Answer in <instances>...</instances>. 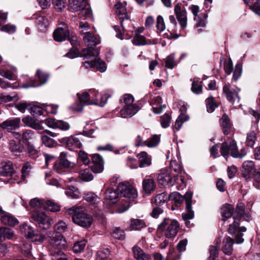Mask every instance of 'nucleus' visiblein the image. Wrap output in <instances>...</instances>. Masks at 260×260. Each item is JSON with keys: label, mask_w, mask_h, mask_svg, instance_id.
Returning a JSON list of instances; mask_svg holds the SVG:
<instances>
[{"label": "nucleus", "mask_w": 260, "mask_h": 260, "mask_svg": "<svg viewBox=\"0 0 260 260\" xmlns=\"http://www.w3.org/2000/svg\"><path fill=\"white\" fill-rule=\"evenodd\" d=\"M203 90V82L198 80L193 81L191 90L195 94H199L201 93Z\"/></svg>", "instance_id": "obj_37"}, {"label": "nucleus", "mask_w": 260, "mask_h": 260, "mask_svg": "<svg viewBox=\"0 0 260 260\" xmlns=\"http://www.w3.org/2000/svg\"><path fill=\"white\" fill-rule=\"evenodd\" d=\"M63 168H68L73 166L72 162L66 158V154L64 152H61L59 156L58 162Z\"/></svg>", "instance_id": "obj_48"}, {"label": "nucleus", "mask_w": 260, "mask_h": 260, "mask_svg": "<svg viewBox=\"0 0 260 260\" xmlns=\"http://www.w3.org/2000/svg\"><path fill=\"white\" fill-rule=\"evenodd\" d=\"M41 140L43 144L48 147H53L56 146L57 144L56 141L46 135H42L41 136Z\"/></svg>", "instance_id": "obj_35"}, {"label": "nucleus", "mask_w": 260, "mask_h": 260, "mask_svg": "<svg viewBox=\"0 0 260 260\" xmlns=\"http://www.w3.org/2000/svg\"><path fill=\"white\" fill-rule=\"evenodd\" d=\"M168 200L174 201L177 204H181L184 200L183 196H182L178 192L174 191L170 193L168 196Z\"/></svg>", "instance_id": "obj_43"}, {"label": "nucleus", "mask_w": 260, "mask_h": 260, "mask_svg": "<svg viewBox=\"0 0 260 260\" xmlns=\"http://www.w3.org/2000/svg\"><path fill=\"white\" fill-rule=\"evenodd\" d=\"M234 212V206L231 204H225L221 208L222 220L224 221L231 218Z\"/></svg>", "instance_id": "obj_24"}, {"label": "nucleus", "mask_w": 260, "mask_h": 260, "mask_svg": "<svg viewBox=\"0 0 260 260\" xmlns=\"http://www.w3.org/2000/svg\"><path fill=\"white\" fill-rule=\"evenodd\" d=\"M17 172L11 161L5 162L0 167V180L6 183H15Z\"/></svg>", "instance_id": "obj_6"}, {"label": "nucleus", "mask_w": 260, "mask_h": 260, "mask_svg": "<svg viewBox=\"0 0 260 260\" xmlns=\"http://www.w3.org/2000/svg\"><path fill=\"white\" fill-rule=\"evenodd\" d=\"M78 136L77 135H74L63 138L60 139V142L71 150L75 148H80L82 147V143Z\"/></svg>", "instance_id": "obj_14"}, {"label": "nucleus", "mask_w": 260, "mask_h": 260, "mask_svg": "<svg viewBox=\"0 0 260 260\" xmlns=\"http://www.w3.org/2000/svg\"><path fill=\"white\" fill-rule=\"evenodd\" d=\"M242 175L246 180L251 178L252 175L255 172L254 162L251 160H247L243 162L242 165Z\"/></svg>", "instance_id": "obj_18"}, {"label": "nucleus", "mask_w": 260, "mask_h": 260, "mask_svg": "<svg viewBox=\"0 0 260 260\" xmlns=\"http://www.w3.org/2000/svg\"><path fill=\"white\" fill-rule=\"evenodd\" d=\"M244 205L242 203L238 204L236 209L235 214L233 215V217H238L239 219L244 217L245 216V215H244ZM246 216L248 217L247 215H246Z\"/></svg>", "instance_id": "obj_47"}, {"label": "nucleus", "mask_w": 260, "mask_h": 260, "mask_svg": "<svg viewBox=\"0 0 260 260\" xmlns=\"http://www.w3.org/2000/svg\"><path fill=\"white\" fill-rule=\"evenodd\" d=\"M219 246L218 243L216 246H211L209 248L210 256L208 260H215L218 254Z\"/></svg>", "instance_id": "obj_54"}, {"label": "nucleus", "mask_w": 260, "mask_h": 260, "mask_svg": "<svg viewBox=\"0 0 260 260\" xmlns=\"http://www.w3.org/2000/svg\"><path fill=\"white\" fill-rule=\"evenodd\" d=\"M133 43L137 46L144 45L146 44L145 38L139 35V31L134 36L132 40Z\"/></svg>", "instance_id": "obj_50"}, {"label": "nucleus", "mask_w": 260, "mask_h": 260, "mask_svg": "<svg viewBox=\"0 0 260 260\" xmlns=\"http://www.w3.org/2000/svg\"><path fill=\"white\" fill-rule=\"evenodd\" d=\"M86 244V241L83 240L76 242L73 247V251L75 253H79L82 252L85 248Z\"/></svg>", "instance_id": "obj_51"}, {"label": "nucleus", "mask_w": 260, "mask_h": 260, "mask_svg": "<svg viewBox=\"0 0 260 260\" xmlns=\"http://www.w3.org/2000/svg\"><path fill=\"white\" fill-rule=\"evenodd\" d=\"M168 199L166 192H164L157 194L152 200L156 205H160L164 204Z\"/></svg>", "instance_id": "obj_40"}, {"label": "nucleus", "mask_w": 260, "mask_h": 260, "mask_svg": "<svg viewBox=\"0 0 260 260\" xmlns=\"http://www.w3.org/2000/svg\"><path fill=\"white\" fill-rule=\"evenodd\" d=\"M186 212L182 214V217L183 219L185 221V223L187 224V220L191 219L194 217V212L191 210V206L188 207L186 206Z\"/></svg>", "instance_id": "obj_55"}, {"label": "nucleus", "mask_w": 260, "mask_h": 260, "mask_svg": "<svg viewBox=\"0 0 260 260\" xmlns=\"http://www.w3.org/2000/svg\"><path fill=\"white\" fill-rule=\"evenodd\" d=\"M36 75L40 83L37 85L34 84L32 86H38L46 83L49 78V75L47 73L43 72L40 70H38Z\"/></svg>", "instance_id": "obj_36"}, {"label": "nucleus", "mask_w": 260, "mask_h": 260, "mask_svg": "<svg viewBox=\"0 0 260 260\" xmlns=\"http://www.w3.org/2000/svg\"><path fill=\"white\" fill-rule=\"evenodd\" d=\"M54 9L58 12H61L64 10L66 5V0H52Z\"/></svg>", "instance_id": "obj_41"}, {"label": "nucleus", "mask_w": 260, "mask_h": 260, "mask_svg": "<svg viewBox=\"0 0 260 260\" xmlns=\"http://www.w3.org/2000/svg\"><path fill=\"white\" fill-rule=\"evenodd\" d=\"M179 228V224L176 220L166 218L159 224L158 230L164 231L166 237L171 238L177 235Z\"/></svg>", "instance_id": "obj_5"}, {"label": "nucleus", "mask_w": 260, "mask_h": 260, "mask_svg": "<svg viewBox=\"0 0 260 260\" xmlns=\"http://www.w3.org/2000/svg\"><path fill=\"white\" fill-rule=\"evenodd\" d=\"M115 7L116 8V13L120 21L121 26L123 31H126L127 30L126 25L131 23L126 10L121 3L116 5Z\"/></svg>", "instance_id": "obj_11"}, {"label": "nucleus", "mask_w": 260, "mask_h": 260, "mask_svg": "<svg viewBox=\"0 0 260 260\" xmlns=\"http://www.w3.org/2000/svg\"><path fill=\"white\" fill-rule=\"evenodd\" d=\"M84 199L87 202H92L93 203L99 202V198L93 192H89L84 193Z\"/></svg>", "instance_id": "obj_58"}, {"label": "nucleus", "mask_w": 260, "mask_h": 260, "mask_svg": "<svg viewBox=\"0 0 260 260\" xmlns=\"http://www.w3.org/2000/svg\"><path fill=\"white\" fill-rule=\"evenodd\" d=\"M234 221L233 223L229 225L228 232L230 234H235L239 226V221L240 219L238 217H233Z\"/></svg>", "instance_id": "obj_45"}, {"label": "nucleus", "mask_w": 260, "mask_h": 260, "mask_svg": "<svg viewBox=\"0 0 260 260\" xmlns=\"http://www.w3.org/2000/svg\"><path fill=\"white\" fill-rule=\"evenodd\" d=\"M246 231V229L244 226H242L239 228L235 236V239L237 244H241L243 242L244 239L243 238V234L242 232H244Z\"/></svg>", "instance_id": "obj_60"}, {"label": "nucleus", "mask_w": 260, "mask_h": 260, "mask_svg": "<svg viewBox=\"0 0 260 260\" xmlns=\"http://www.w3.org/2000/svg\"><path fill=\"white\" fill-rule=\"evenodd\" d=\"M176 65L174 55L171 54L166 58L165 66L166 68L172 69Z\"/></svg>", "instance_id": "obj_61"}, {"label": "nucleus", "mask_w": 260, "mask_h": 260, "mask_svg": "<svg viewBox=\"0 0 260 260\" xmlns=\"http://www.w3.org/2000/svg\"><path fill=\"white\" fill-rule=\"evenodd\" d=\"M45 202V201L44 200H42L38 198H34L30 200L29 204L30 206L32 208L44 209Z\"/></svg>", "instance_id": "obj_52"}, {"label": "nucleus", "mask_w": 260, "mask_h": 260, "mask_svg": "<svg viewBox=\"0 0 260 260\" xmlns=\"http://www.w3.org/2000/svg\"><path fill=\"white\" fill-rule=\"evenodd\" d=\"M22 122L27 126L37 130H42L43 127L40 124L38 120L35 119L30 116H26L22 118Z\"/></svg>", "instance_id": "obj_23"}, {"label": "nucleus", "mask_w": 260, "mask_h": 260, "mask_svg": "<svg viewBox=\"0 0 260 260\" xmlns=\"http://www.w3.org/2000/svg\"><path fill=\"white\" fill-rule=\"evenodd\" d=\"M87 2L84 0H72L69 3L70 11H79L86 6Z\"/></svg>", "instance_id": "obj_25"}, {"label": "nucleus", "mask_w": 260, "mask_h": 260, "mask_svg": "<svg viewBox=\"0 0 260 260\" xmlns=\"http://www.w3.org/2000/svg\"><path fill=\"white\" fill-rule=\"evenodd\" d=\"M118 197H120V195L118 191V186L115 189L113 187H108L105 192V199L111 201L112 203H116Z\"/></svg>", "instance_id": "obj_20"}, {"label": "nucleus", "mask_w": 260, "mask_h": 260, "mask_svg": "<svg viewBox=\"0 0 260 260\" xmlns=\"http://www.w3.org/2000/svg\"><path fill=\"white\" fill-rule=\"evenodd\" d=\"M78 159L81 161L84 165H88L90 162V159L87 153L82 150H80L78 153Z\"/></svg>", "instance_id": "obj_63"}, {"label": "nucleus", "mask_w": 260, "mask_h": 260, "mask_svg": "<svg viewBox=\"0 0 260 260\" xmlns=\"http://www.w3.org/2000/svg\"><path fill=\"white\" fill-rule=\"evenodd\" d=\"M143 188L146 193H150L155 189V183L153 178L145 179L143 181Z\"/></svg>", "instance_id": "obj_29"}, {"label": "nucleus", "mask_w": 260, "mask_h": 260, "mask_svg": "<svg viewBox=\"0 0 260 260\" xmlns=\"http://www.w3.org/2000/svg\"><path fill=\"white\" fill-rule=\"evenodd\" d=\"M231 154L235 158H242L247 154L245 148H242L240 151H238L236 142L235 140L230 142Z\"/></svg>", "instance_id": "obj_21"}, {"label": "nucleus", "mask_w": 260, "mask_h": 260, "mask_svg": "<svg viewBox=\"0 0 260 260\" xmlns=\"http://www.w3.org/2000/svg\"><path fill=\"white\" fill-rule=\"evenodd\" d=\"M1 219L3 223L10 226H14L18 223L17 219L9 213H5L2 215Z\"/></svg>", "instance_id": "obj_28"}, {"label": "nucleus", "mask_w": 260, "mask_h": 260, "mask_svg": "<svg viewBox=\"0 0 260 260\" xmlns=\"http://www.w3.org/2000/svg\"><path fill=\"white\" fill-rule=\"evenodd\" d=\"M171 117L169 114L165 113L160 117V122L163 128H167L169 126L171 123Z\"/></svg>", "instance_id": "obj_53"}, {"label": "nucleus", "mask_w": 260, "mask_h": 260, "mask_svg": "<svg viewBox=\"0 0 260 260\" xmlns=\"http://www.w3.org/2000/svg\"><path fill=\"white\" fill-rule=\"evenodd\" d=\"M80 32L83 36L84 43L88 47V48L82 50L81 52L82 56L86 59L98 56L100 53V50L98 48H94V47L100 44L99 38L89 31L83 32V30H81Z\"/></svg>", "instance_id": "obj_3"}, {"label": "nucleus", "mask_w": 260, "mask_h": 260, "mask_svg": "<svg viewBox=\"0 0 260 260\" xmlns=\"http://www.w3.org/2000/svg\"><path fill=\"white\" fill-rule=\"evenodd\" d=\"M223 247L222 251L227 255L231 254L233 251V239L229 237H226L223 240Z\"/></svg>", "instance_id": "obj_30"}, {"label": "nucleus", "mask_w": 260, "mask_h": 260, "mask_svg": "<svg viewBox=\"0 0 260 260\" xmlns=\"http://www.w3.org/2000/svg\"><path fill=\"white\" fill-rule=\"evenodd\" d=\"M67 247L66 240L60 239L57 241L52 240L48 244V250L52 260H67L66 255L62 251Z\"/></svg>", "instance_id": "obj_4"}, {"label": "nucleus", "mask_w": 260, "mask_h": 260, "mask_svg": "<svg viewBox=\"0 0 260 260\" xmlns=\"http://www.w3.org/2000/svg\"><path fill=\"white\" fill-rule=\"evenodd\" d=\"M20 232L26 239L37 244L42 243L45 238V237L37 230L33 229L25 223L20 226Z\"/></svg>", "instance_id": "obj_7"}, {"label": "nucleus", "mask_w": 260, "mask_h": 260, "mask_svg": "<svg viewBox=\"0 0 260 260\" xmlns=\"http://www.w3.org/2000/svg\"><path fill=\"white\" fill-rule=\"evenodd\" d=\"M170 168L172 171H174L175 173L177 174V175L176 176H177V178L178 177V174L181 173L183 171L182 167L175 160L171 161Z\"/></svg>", "instance_id": "obj_59"}, {"label": "nucleus", "mask_w": 260, "mask_h": 260, "mask_svg": "<svg viewBox=\"0 0 260 260\" xmlns=\"http://www.w3.org/2000/svg\"><path fill=\"white\" fill-rule=\"evenodd\" d=\"M66 213L72 215V220L75 224L84 228L91 226L93 218L88 214L83 206H73L66 211Z\"/></svg>", "instance_id": "obj_2"}, {"label": "nucleus", "mask_w": 260, "mask_h": 260, "mask_svg": "<svg viewBox=\"0 0 260 260\" xmlns=\"http://www.w3.org/2000/svg\"><path fill=\"white\" fill-rule=\"evenodd\" d=\"M222 90L223 94H225L229 102L233 104L235 103H239L240 98L238 94V92L240 91V89H235L228 83L223 85Z\"/></svg>", "instance_id": "obj_13"}, {"label": "nucleus", "mask_w": 260, "mask_h": 260, "mask_svg": "<svg viewBox=\"0 0 260 260\" xmlns=\"http://www.w3.org/2000/svg\"><path fill=\"white\" fill-rule=\"evenodd\" d=\"M129 208V203L128 201L122 200L119 207L117 208V212L119 213H123L126 211Z\"/></svg>", "instance_id": "obj_64"}, {"label": "nucleus", "mask_w": 260, "mask_h": 260, "mask_svg": "<svg viewBox=\"0 0 260 260\" xmlns=\"http://www.w3.org/2000/svg\"><path fill=\"white\" fill-rule=\"evenodd\" d=\"M34 132L32 131L26 130L22 134L21 140L25 144H28L29 141L34 139Z\"/></svg>", "instance_id": "obj_44"}, {"label": "nucleus", "mask_w": 260, "mask_h": 260, "mask_svg": "<svg viewBox=\"0 0 260 260\" xmlns=\"http://www.w3.org/2000/svg\"><path fill=\"white\" fill-rule=\"evenodd\" d=\"M206 105L207 110L209 113L213 112L216 108L218 107V105L214 101L213 97L211 96L206 100Z\"/></svg>", "instance_id": "obj_38"}, {"label": "nucleus", "mask_w": 260, "mask_h": 260, "mask_svg": "<svg viewBox=\"0 0 260 260\" xmlns=\"http://www.w3.org/2000/svg\"><path fill=\"white\" fill-rule=\"evenodd\" d=\"M67 225L66 223L60 221L58 222L54 226V231L53 232H48L46 233L47 237L50 238L49 244L51 243L52 240L57 241L59 239L66 240L61 234V233L64 232L67 229Z\"/></svg>", "instance_id": "obj_10"}, {"label": "nucleus", "mask_w": 260, "mask_h": 260, "mask_svg": "<svg viewBox=\"0 0 260 260\" xmlns=\"http://www.w3.org/2000/svg\"><path fill=\"white\" fill-rule=\"evenodd\" d=\"M157 179L159 184L173 186L176 182L177 176L171 175L168 170L164 169L160 170L158 175Z\"/></svg>", "instance_id": "obj_12"}, {"label": "nucleus", "mask_w": 260, "mask_h": 260, "mask_svg": "<svg viewBox=\"0 0 260 260\" xmlns=\"http://www.w3.org/2000/svg\"><path fill=\"white\" fill-rule=\"evenodd\" d=\"M231 152L230 143L229 144L227 142H224L221 144L220 152L221 154L226 159H228L229 152Z\"/></svg>", "instance_id": "obj_42"}, {"label": "nucleus", "mask_w": 260, "mask_h": 260, "mask_svg": "<svg viewBox=\"0 0 260 260\" xmlns=\"http://www.w3.org/2000/svg\"><path fill=\"white\" fill-rule=\"evenodd\" d=\"M256 140V134L253 132L252 131L248 134H247L246 141V145L248 147H252L254 144H255V141Z\"/></svg>", "instance_id": "obj_56"}, {"label": "nucleus", "mask_w": 260, "mask_h": 260, "mask_svg": "<svg viewBox=\"0 0 260 260\" xmlns=\"http://www.w3.org/2000/svg\"><path fill=\"white\" fill-rule=\"evenodd\" d=\"M140 168L147 167L151 164V158L145 151H142L137 155Z\"/></svg>", "instance_id": "obj_22"}, {"label": "nucleus", "mask_w": 260, "mask_h": 260, "mask_svg": "<svg viewBox=\"0 0 260 260\" xmlns=\"http://www.w3.org/2000/svg\"><path fill=\"white\" fill-rule=\"evenodd\" d=\"M118 191L120 192V197L128 198L130 201H133L138 196L136 188L126 183H119L118 185Z\"/></svg>", "instance_id": "obj_9"}, {"label": "nucleus", "mask_w": 260, "mask_h": 260, "mask_svg": "<svg viewBox=\"0 0 260 260\" xmlns=\"http://www.w3.org/2000/svg\"><path fill=\"white\" fill-rule=\"evenodd\" d=\"M80 178L84 181H90L93 179L89 168L81 170L79 173Z\"/></svg>", "instance_id": "obj_34"}, {"label": "nucleus", "mask_w": 260, "mask_h": 260, "mask_svg": "<svg viewBox=\"0 0 260 260\" xmlns=\"http://www.w3.org/2000/svg\"><path fill=\"white\" fill-rule=\"evenodd\" d=\"M48 20L43 16H40L38 17L36 23L39 29L44 30L48 25Z\"/></svg>", "instance_id": "obj_49"}, {"label": "nucleus", "mask_w": 260, "mask_h": 260, "mask_svg": "<svg viewBox=\"0 0 260 260\" xmlns=\"http://www.w3.org/2000/svg\"><path fill=\"white\" fill-rule=\"evenodd\" d=\"M220 125L224 134H229L230 132L232 124L229 117L226 114H224L222 116L220 119Z\"/></svg>", "instance_id": "obj_26"}, {"label": "nucleus", "mask_w": 260, "mask_h": 260, "mask_svg": "<svg viewBox=\"0 0 260 260\" xmlns=\"http://www.w3.org/2000/svg\"><path fill=\"white\" fill-rule=\"evenodd\" d=\"M133 252L136 260H150L149 255L145 253L139 247L134 246L133 248Z\"/></svg>", "instance_id": "obj_27"}, {"label": "nucleus", "mask_w": 260, "mask_h": 260, "mask_svg": "<svg viewBox=\"0 0 260 260\" xmlns=\"http://www.w3.org/2000/svg\"><path fill=\"white\" fill-rule=\"evenodd\" d=\"M69 31L65 23L62 24V26L56 28L53 33V38L55 41L62 42L64 41L69 37Z\"/></svg>", "instance_id": "obj_16"}, {"label": "nucleus", "mask_w": 260, "mask_h": 260, "mask_svg": "<svg viewBox=\"0 0 260 260\" xmlns=\"http://www.w3.org/2000/svg\"><path fill=\"white\" fill-rule=\"evenodd\" d=\"M137 105L124 106L120 111V116L123 118L131 117L139 110Z\"/></svg>", "instance_id": "obj_19"}, {"label": "nucleus", "mask_w": 260, "mask_h": 260, "mask_svg": "<svg viewBox=\"0 0 260 260\" xmlns=\"http://www.w3.org/2000/svg\"><path fill=\"white\" fill-rule=\"evenodd\" d=\"M100 72H104L107 69V66L105 61L100 59H95V67Z\"/></svg>", "instance_id": "obj_62"}, {"label": "nucleus", "mask_w": 260, "mask_h": 260, "mask_svg": "<svg viewBox=\"0 0 260 260\" xmlns=\"http://www.w3.org/2000/svg\"><path fill=\"white\" fill-rule=\"evenodd\" d=\"M147 146L149 148L154 147L158 145L160 142V136L154 135L146 140Z\"/></svg>", "instance_id": "obj_39"}, {"label": "nucleus", "mask_w": 260, "mask_h": 260, "mask_svg": "<svg viewBox=\"0 0 260 260\" xmlns=\"http://www.w3.org/2000/svg\"><path fill=\"white\" fill-rule=\"evenodd\" d=\"M44 209L54 212L60 210V206L52 200H47L45 202Z\"/></svg>", "instance_id": "obj_33"}, {"label": "nucleus", "mask_w": 260, "mask_h": 260, "mask_svg": "<svg viewBox=\"0 0 260 260\" xmlns=\"http://www.w3.org/2000/svg\"><path fill=\"white\" fill-rule=\"evenodd\" d=\"M31 217L42 230H47L53 222L52 219L44 212H35L32 214Z\"/></svg>", "instance_id": "obj_8"}, {"label": "nucleus", "mask_w": 260, "mask_h": 260, "mask_svg": "<svg viewBox=\"0 0 260 260\" xmlns=\"http://www.w3.org/2000/svg\"><path fill=\"white\" fill-rule=\"evenodd\" d=\"M146 226L145 222L140 219H132L129 222L130 230H140Z\"/></svg>", "instance_id": "obj_31"}, {"label": "nucleus", "mask_w": 260, "mask_h": 260, "mask_svg": "<svg viewBox=\"0 0 260 260\" xmlns=\"http://www.w3.org/2000/svg\"><path fill=\"white\" fill-rule=\"evenodd\" d=\"M174 11L181 27L185 28L187 26V16L185 10L182 9L179 4H177L175 7Z\"/></svg>", "instance_id": "obj_17"}, {"label": "nucleus", "mask_w": 260, "mask_h": 260, "mask_svg": "<svg viewBox=\"0 0 260 260\" xmlns=\"http://www.w3.org/2000/svg\"><path fill=\"white\" fill-rule=\"evenodd\" d=\"M112 236L115 239L123 240L125 239L124 232L119 228H114L112 230Z\"/></svg>", "instance_id": "obj_46"}, {"label": "nucleus", "mask_w": 260, "mask_h": 260, "mask_svg": "<svg viewBox=\"0 0 260 260\" xmlns=\"http://www.w3.org/2000/svg\"><path fill=\"white\" fill-rule=\"evenodd\" d=\"M20 122L21 119L19 117L11 118L0 123V127L3 129L10 132L20 127Z\"/></svg>", "instance_id": "obj_15"}, {"label": "nucleus", "mask_w": 260, "mask_h": 260, "mask_svg": "<svg viewBox=\"0 0 260 260\" xmlns=\"http://www.w3.org/2000/svg\"><path fill=\"white\" fill-rule=\"evenodd\" d=\"M207 15L205 13H202L200 16H198L197 18H195L197 20V23L196 26L197 27H205L206 26V19Z\"/></svg>", "instance_id": "obj_57"}, {"label": "nucleus", "mask_w": 260, "mask_h": 260, "mask_svg": "<svg viewBox=\"0 0 260 260\" xmlns=\"http://www.w3.org/2000/svg\"><path fill=\"white\" fill-rule=\"evenodd\" d=\"M14 235L12 230L8 228H0V242L5 240L6 238L10 239Z\"/></svg>", "instance_id": "obj_32"}, {"label": "nucleus", "mask_w": 260, "mask_h": 260, "mask_svg": "<svg viewBox=\"0 0 260 260\" xmlns=\"http://www.w3.org/2000/svg\"><path fill=\"white\" fill-rule=\"evenodd\" d=\"M79 103L77 106L74 107L76 111H81L82 105H95L103 107L107 102L108 96L106 95H102L94 89H90L82 93V94L77 93Z\"/></svg>", "instance_id": "obj_1"}]
</instances>
